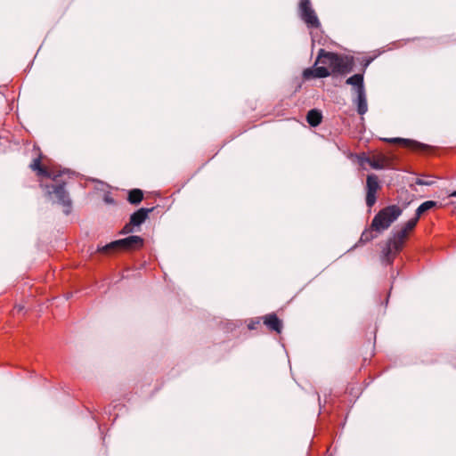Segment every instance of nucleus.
<instances>
[{
    "instance_id": "obj_1",
    "label": "nucleus",
    "mask_w": 456,
    "mask_h": 456,
    "mask_svg": "<svg viewBox=\"0 0 456 456\" xmlns=\"http://www.w3.org/2000/svg\"><path fill=\"white\" fill-rule=\"evenodd\" d=\"M354 58L321 48L314 68H307L303 71V78H324L331 74L346 75L354 68Z\"/></svg>"
},
{
    "instance_id": "obj_2",
    "label": "nucleus",
    "mask_w": 456,
    "mask_h": 456,
    "mask_svg": "<svg viewBox=\"0 0 456 456\" xmlns=\"http://www.w3.org/2000/svg\"><path fill=\"white\" fill-rule=\"evenodd\" d=\"M69 171L58 172L57 177H53L51 183L41 181L40 187L45 191V196L53 200V203L61 205L65 215H69L72 211V200L69 193L66 190L68 183L65 175L69 176Z\"/></svg>"
},
{
    "instance_id": "obj_3",
    "label": "nucleus",
    "mask_w": 456,
    "mask_h": 456,
    "mask_svg": "<svg viewBox=\"0 0 456 456\" xmlns=\"http://www.w3.org/2000/svg\"><path fill=\"white\" fill-rule=\"evenodd\" d=\"M144 240L138 235H131L125 239L117 240L104 246H98L97 252L111 255L118 251H134L143 247Z\"/></svg>"
},
{
    "instance_id": "obj_4",
    "label": "nucleus",
    "mask_w": 456,
    "mask_h": 456,
    "mask_svg": "<svg viewBox=\"0 0 456 456\" xmlns=\"http://www.w3.org/2000/svg\"><path fill=\"white\" fill-rule=\"evenodd\" d=\"M403 209L398 205H389L380 209L372 219V229L381 233L402 215Z\"/></svg>"
},
{
    "instance_id": "obj_5",
    "label": "nucleus",
    "mask_w": 456,
    "mask_h": 456,
    "mask_svg": "<svg viewBox=\"0 0 456 456\" xmlns=\"http://www.w3.org/2000/svg\"><path fill=\"white\" fill-rule=\"evenodd\" d=\"M298 10L301 20L306 24L308 28H320L321 22L312 7L310 0H300Z\"/></svg>"
},
{
    "instance_id": "obj_6",
    "label": "nucleus",
    "mask_w": 456,
    "mask_h": 456,
    "mask_svg": "<svg viewBox=\"0 0 456 456\" xmlns=\"http://www.w3.org/2000/svg\"><path fill=\"white\" fill-rule=\"evenodd\" d=\"M359 162L360 164H368L370 165L373 169L380 170V169H386V168H391L393 166V159L389 156H387L383 153H378L372 156H365V154H362L359 157Z\"/></svg>"
},
{
    "instance_id": "obj_7",
    "label": "nucleus",
    "mask_w": 456,
    "mask_h": 456,
    "mask_svg": "<svg viewBox=\"0 0 456 456\" xmlns=\"http://www.w3.org/2000/svg\"><path fill=\"white\" fill-rule=\"evenodd\" d=\"M381 189L379 180L377 175L370 174L366 178V205L372 208L377 201V192Z\"/></svg>"
},
{
    "instance_id": "obj_8",
    "label": "nucleus",
    "mask_w": 456,
    "mask_h": 456,
    "mask_svg": "<svg viewBox=\"0 0 456 456\" xmlns=\"http://www.w3.org/2000/svg\"><path fill=\"white\" fill-rule=\"evenodd\" d=\"M389 142L398 143L402 145L404 148L410 149L416 152H425L429 150V146L427 144H424L422 142L411 140V139H403V138H391L387 139Z\"/></svg>"
},
{
    "instance_id": "obj_9",
    "label": "nucleus",
    "mask_w": 456,
    "mask_h": 456,
    "mask_svg": "<svg viewBox=\"0 0 456 456\" xmlns=\"http://www.w3.org/2000/svg\"><path fill=\"white\" fill-rule=\"evenodd\" d=\"M30 168L37 172L38 176L46 177L52 179L53 177H57L58 172L61 170H57L55 168H48L46 167L42 166L41 159H35L30 164Z\"/></svg>"
},
{
    "instance_id": "obj_10",
    "label": "nucleus",
    "mask_w": 456,
    "mask_h": 456,
    "mask_svg": "<svg viewBox=\"0 0 456 456\" xmlns=\"http://www.w3.org/2000/svg\"><path fill=\"white\" fill-rule=\"evenodd\" d=\"M263 320L264 324L271 331H275L277 333H281L283 328V324L281 320L278 318L276 314L272 313L265 314L261 318Z\"/></svg>"
},
{
    "instance_id": "obj_11",
    "label": "nucleus",
    "mask_w": 456,
    "mask_h": 456,
    "mask_svg": "<svg viewBox=\"0 0 456 456\" xmlns=\"http://www.w3.org/2000/svg\"><path fill=\"white\" fill-rule=\"evenodd\" d=\"M154 210V208H141L130 216L131 224L140 226L149 216V214Z\"/></svg>"
},
{
    "instance_id": "obj_12",
    "label": "nucleus",
    "mask_w": 456,
    "mask_h": 456,
    "mask_svg": "<svg viewBox=\"0 0 456 456\" xmlns=\"http://www.w3.org/2000/svg\"><path fill=\"white\" fill-rule=\"evenodd\" d=\"M409 232H410L403 226L399 231L395 232L393 234V236L389 239L394 243V248L395 249V251L402 250Z\"/></svg>"
},
{
    "instance_id": "obj_13",
    "label": "nucleus",
    "mask_w": 456,
    "mask_h": 456,
    "mask_svg": "<svg viewBox=\"0 0 456 456\" xmlns=\"http://www.w3.org/2000/svg\"><path fill=\"white\" fill-rule=\"evenodd\" d=\"M409 232H410L403 226L399 231L395 232L393 234V236L389 239L394 243V248L395 249V251L402 250Z\"/></svg>"
},
{
    "instance_id": "obj_14",
    "label": "nucleus",
    "mask_w": 456,
    "mask_h": 456,
    "mask_svg": "<svg viewBox=\"0 0 456 456\" xmlns=\"http://www.w3.org/2000/svg\"><path fill=\"white\" fill-rule=\"evenodd\" d=\"M399 252L400 251H395L394 248V243L388 240L386 247L382 250L383 261L387 265H392L394 259Z\"/></svg>"
},
{
    "instance_id": "obj_15",
    "label": "nucleus",
    "mask_w": 456,
    "mask_h": 456,
    "mask_svg": "<svg viewBox=\"0 0 456 456\" xmlns=\"http://www.w3.org/2000/svg\"><path fill=\"white\" fill-rule=\"evenodd\" d=\"M322 114L317 109L310 110L306 115V121L311 126H317L322 123Z\"/></svg>"
},
{
    "instance_id": "obj_16",
    "label": "nucleus",
    "mask_w": 456,
    "mask_h": 456,
    "mask_svg": "<svg viewBox=\"0 0 456 456\" xmlns=\"http://www.w3.org/2000/svg\"><path fill=\"white\" fill-rule=\"evenodd\" d=\"M347 85H351L356 87V93H362L365 91L364 84H363V75L362 74H354L352 77H348L346 81Z\"/></svg>"
},
{
    "instance_id": "obj_17",
    "label": "nucleus",
    "mask_w": 456,
    "mask_h": 456,
    "mask_svg": "<svg viewBox=\"0 0 456 456\" xmlns=\"http://www.w3.org/2000/svg\"><path fill=\"white\" fill-rule=\"evenodd\" d=\"M143 200V191L140 189H133L128 191L127 201L132 205H138Z\"/></svg>"
},
{
    "instance_id": "obj_18",
    "label": "nucleus",
    "mask_w": 456,
    "mask_h": 456,
    "mask_svg": "<svg viewBox=\"0 0 456 456\" xmlns=\"http://www.w3.org/2000/svg\"><path fill=\"white\" fill-rule=\"evenodd\" d=\"M377 236H378V233L376 232V230L372 229V223H371L370 227L365 229L362 232L360 240H359V243L365 244L367 242L371 241Z\"/></svg>"
},
{
    "instance_id": "obj_19",
    "label": "nucleus",
    "mask_w": 456,
    "mask_h": 456,
    "mask_svg": "<svg viewBox=\"0 0 456 456\" xmlns=\"http://www.w3.org/2000/svg\"><path fill=\"white\" fill-rule=\"evenodd\" d=\"M368 110L365 91L357 94V111L360 115H364Z\"/></svg>"
},
{
    "instance_id": "obj_20",
    "label": "nucleus",
    "mask_w": 456,
    "mask_h": 456,
    "mask_svg": "<svg viewBox=\"0 0 456 456\" xmlns=\"http://www.w3.org/2000/svg\"><path fill=\"white\" fill-rule=\"evenodd\" d=\"M436 207H438L437 201L427 200L419 206V208L416 209V214L420 217L425 212Z\"/></svg>"
},
{
    "instance_id": "obj_21",
    "label": "nucleus",
    "mask_w": 456,
    "mask_h": 456,
    "mask_svg": "<svg viewBox=\"0 0 456 456\" xmlns=\"http://www.w3.org/2000/svg\"><path fill=\"white\" fill-rule=\"evenodd\" d=\"M419 219V216H417V214L415 213V216L411 219H410L409 221H407L404 224H403V227L408 230L409 232H411L415 226L417 225V223Z\"/></svg>"
},
{
    "instance_id": "obj_22",
    "label": "nucleus",
    "mask_w": 456,
    "mask_h": 456,
    "mask_svg": "<svg viewBox=\"0 0 456 456\" xmlns=\"http://www.w3.org/2000/svg\"><path fill=\"white\" fill-rule=\"evenodd\" d=\"M134 227H135V225L131 224V221L129 220V222L122 228L120 233H122V234L132 233L134 232Z\"/></svg>"
},
{
    "instance_id": "obj_23",
    "label": "nucleus",
    "mask_w": 456,
    "mask_h": 456,
    "mask_svg": "<svg viewBox=\"0 0 456 456\" xmlns=\"http://www.w3.org/2000/svg\"><path fill=\"white\" fill-rule=\"evenodd\" d=\"M260 319H252L248 323V330H256L260 325Z\"/></svg>"
},
{
    "instance_id": "obj_24",
    "label": "nucleus",
    "mask_w": 456,
    "mask_h": 456,
    "mask_svg": "<svg viewBox=\"0 0 456 456\" xmlns=\"http://www.w3.org/2000/svg\"><path fill=\"white\" fill-rule=\"evenodd\" d=\"M415 183L418 185H432L434 183V181L433 180H426V179L417 178Z\"/></svg>"
},
{
    "instance_id": "obj_25",
    "label": "nucleus",
    "mask_w": 456,
    "mask_h": 456,
    "mask_svg": "<svg viewBox=\"0 0 456 456\" xmlns=\"http://www.w3.org/2000/svg\"><path fill=\"white\" fill-rule=\"evenodd\" d=\"M104 200H105L107 203H113V202H114V200H113L111 198L108 197V196H106V197L104 198Z\"/></svg>"
},
{
    "instance_id": "obj_26",
    "label": "nucleus",
    "mask_w": 456,
    "mask_h": 456,
    "mask_svg": "<svg viewBox=\"0 0 456 456\" xmlns=\"http://www.w3.org/2000/svg\"><path fill=\"white\" fill-rule=\"evenodd\" d=\"M450 197H456V190L450 194Z\"/></svg>"
}]
</instances>
